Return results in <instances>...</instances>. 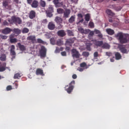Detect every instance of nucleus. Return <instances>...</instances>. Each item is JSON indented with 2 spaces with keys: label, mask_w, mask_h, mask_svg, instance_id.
<instances>
[{
  "label": "nucleus",
  "mask_w": 129,
  "mask_h": 129,
  "mask_svg": "<svg viewBox=\"0 0 129 129\" xmlns=\"http://www.w3.org/2000/svg\"><path fill=\"white\" fill-rule=\"evenodd\" d=\"M94 58H97L98 57V52L96 51L94 53Z\"/></svg>",
  "instance_id": "obj_51"
},
{
  "label": "nucleus",
  "mask_w": 129,
  "mask_h": 129,
  "mask_svg": "<svg viewBox=\"0 0 129 129\" xmlns=\"http://www.w3.org/2000/svg\"><path fill=\"white\" fill-rule=\"evenodd\" d=\"M75 21V15L72 16L69 19V23L72 24V23Z\"/></svg>",
  "instance_id": "obj_27"
},
{
  "label": "nucleus",
  "mask_w": 129,
  "mask_h": 129,
  "mask_svg": "<svg viewBox=\"0 0 129 129\" xmlns=\"http://www.w3.org/2000/svg\"><path fill=\"white\" fill-rule=\"evenodd\" d=\"M119 49L121 53L123 54H127V50L125 47L122 45L119 46Z\"/></svg>",
  "instance_id": "obj_13"
},
{
  "label": "nucleus",
  "mask_w": 129,
  "mask_h": 129,
  "mask_svg": "<svg viewBox=\"0 0 129 129\" xmlns=\"http://www.w3.org/2000/svg\"><path fill=\"white\" fill-rule=\"evenodd\" d=\"M106 32L108 35H110V36H112V35L114 34V30L110 28L106 29Z\"/></svg>",
  "instance_id": "obj_18"
},
{
  "label": "nucleus",
  "mask_w": 129,
  "mask_h": 129,
  "mask_svg": "<svg viewBox=\"0 0 129 129\" xmlns=\"http://www.w3.org/2000/svg\"><path fill=\"white\" fill-rule=\"evenodd\" d=\"M16 4H19V0H13Z\"/></svg>",
  "instance_id": "obj_62"
},
{
  "label": "nucleus",
  "mask_w": 129,
  "mask_h": 129,
  "mask_svg": "<svg viewBox=\"0 0 129 129\" xmlns=\"http://www.w3.org/2000/svg\"><path fill=\"white\" fill-rule=\"evenodd\" d=\"M55 22L57 23V24H62L63 22V19L61 18V17L57 16L55 19H54Z\"/></svg>",
  "instance_id": "obj_20"
},
{
  "label": "nucleus",
  "mask_w": 129,
  "mask_h": 129,
  "mask_svg": "<svg viewBox=\"0 0 129 129\" xmlns=\"http://www.w3.org/2000/svg\"><path fill=\"white\" fill-rule=\"evenodd\" d=\"M6 64L5 63L4 64V67H0V72H4V71H5L6 68Z\"/></svg>",
  "instance_id": "obj_41"
},
{
  "label": "nucleus",
  "mask_w": 129,
  "mask_h": 129,
  "mask_svg": "<svg viewBox=\"0 0 129 129\" xmlns=\"http://www.w3.org/2000/svg\"><path fill=\"white\" fill-rule=\"evenodd\" d=\"M13 33L17 35H20V34H21V30L19 28H15L13 29Z\"/></svg>",
  "instance_id": "obj_31"
},
{
  "label": "nucleus",
  "mask_w": 129,
  "mask_h": 129,
  "mask_svg": "<svg viewBox=\"0 0 129 129\" xmlns=\"http://www.w3.org/2000/svg\"><path fill=\"white\" fill-rule=\"evenodd\" d=\"M57 35L59 37H64V36H66V33H65V31L63 30H59L57 32Z\"/></svg>",
  "instance_id": "obj_17"
},
{
  "label": "nucleus",
  "mask_w": 129,
  "mask_h": 129,
  "mask_svg": "<svg viewBox=\"0 0 129 129\" xmlns=\"http://www.w3.org/2000/svg\"><path fill=\"white\" fill-rule=\"evenodd\" d=\"M46 14L47 15V17H48L49 18H52L53 16V14H52V12H49V11H46Z\"/></svg>",
  "instance_id": "obj_40"
},
{
  "label": "nucleus",
  "mask_w": 129,
  "mask_h": 129,
  "mask_svg": "<svg viewBox=\"0 0 129 129\" xmlns=\"http://www.w3.org/2000/svg\"><path fill=\"white\" fill-rule=\"evenodd\" d=\"M109 23H112V22H113V20H112V19H109Z\"/></svg>",
  "instance_id": "obj_63"
},
{
  "label": "nucleus",
  "mask_w": 129,
  "mask_h": 129,
  "mask_svg": "<svg viewBox=\"0 0 129 129\" xmlns=\"http://www.w3.org/2000/svg\"><path fill=\"white\" fill-rule=\"evenodd\" d=\"M91 42H93V44L96 46V47H102L103 45V41H98L96 39L92 40Z\"/></svg>",
  "instance_id": "obj_7"
},
{
  "label": "nucleus",
  "mask_w": 129,
  "mask_h": 129,
  "mask_svg": "<svg viewBox=\"0 0 129 129\" xmlns=\"http://www.w3.org/2000/svg\"><path fill=\"white\" fill-rule=\"evenodd\" d=\"M27 39L28 41H30L32 44H36L37 40L36 39V36L30 35L27 37Z\"/></svg>",
  "instance_id": "obj_5"
},
{
  "label": "nucleus",
  "mask_w": 129,
  "mask_h": 129,
  "mask_svg": "<svg viewBox=\"0 0 129 129\" xmlns=\"http://www.w3.org/2000/svg\"><path fill=\"white\" fill-rule=\"evenodd\" d=\"M51 44H52V45H54L55 44V39L54 38H51L50 39Z\"/></svg>",
  "instance_id": "obj_46"
},
{
  "label": "nucleus",
  "mask_w": 129,
  "mask_h": 129,
  "mask_svg": "<svg viewBox=\"0 0 129 129\" xmlns=\"http://www.w3.org/2000/svg\"><path fill=\"white\" fill-rule=\"evenodd\" d=\"M94 32L95 34H98V37L100 38V39H102V38L103 37V35H102V34H101L100 31L97 29H95L94 30Z\"/></svg>",
  "instance_id": "obj_19"
},
{
  "label": "nucleus",
  "mask_w": 129,
  "mask_h": 129,
  "mask_svg": "<svg viewBox=\"0 0 129 129\" xmlns=\"http://www.w3.org/2000/svg\"><path fill=\"white\" fill-rule=\"evenodd\" d=\"M115 57L116 60H119V59H121V55L119 52H116L115 54Z\"/></svg>",
  "instance_id": "obj_28"
},
{
  "label": "nucleus",
  "mask_w": 129,
  "mask_h": 129,
  "mask_svg": "<svg viewBox=\"0 0 129 129\" xmlns=\"http://www.w3.org/2000/svg\"><path fill=\"white\" fill-rule=\"evenodd\" d=\"M13 29L9 28V27H6L3 30H2V34H4V35H9L11 32H12Z\"/></svg>",
  "instance_id": "obj_9"
},
{
  "label": "nucleus",
  "mask_w": 129,
  "mask_h": 129,
  "mask_svg": "<svg viewBox=\"0 0 129 129\" xmlns=\"http://www.w3.org/2000/svg\"><path fill=\"white\" fill-rule=\"evenodd\" d=\"M0 37L1 39H3V40H7L8 39V36L7 35H1Z\"/></svg>",
  "instance_id": "obj_45"
},
{
  "label": "nucleus",
  "mask_w": 129,
  "mask_h": 129,
  "mask_svg": "<svg viewBox=\"0 0 129 129\" xmlns=\"http://www.w3.org/2000/svg\"><path fill=\"white\" fill-rule=\"evenodd\" d=\"M115 36L116 38H118L120 44H125V43H127V39H126V37L123 36L122 33H118Z\"/></svg>",
  "instance_id": "obj_3"
},
{
  "label": "nucleus",
  "mask_w": 129,
  "mask_h": 129,
  "mask_svg": "<svg viewBox=\"0 0 129 129\" xmlns=\"http://www.w3.org/2000/svg\"><path fill=\"white\" fill-rule=\"evenodd\" d=\"M46 12H49V13H54V9L52 7H49L48 10Z\"/></svg>",
  "instance_id": "obj_43"
},
{
  "label": "nucleus",
  "mask_w": 129,
  "mask_h": 129,
  "mask_svg": "<svg viewBox=\"0 0 129 129\" xmlns=\"http://www.w3.org/2000/svg\"><path fill=\"white\" fill-rule=\"evenodd\" d=\"M40 5L42 8H45V7H46V2L43 0H40Z\"/></svg>",
  "instance_id": "obj_34"
},
{
  "label": "nucleus",
  "mask_w": 129,
  "mask_h": 129,
  "mask_svg": "<svg viewBox=\"0 0 129 129\" xmlns=\"http://www.w3.org/2000/svg\"><path fill=\"white\" fill-rule=\"evenodd\" d=\"M86 49L87 51H91V46H92V43L89 42V43H87L86 44Z\"/></svg>",
  "instance_id": "obj_25"
},
{
  "label": "nucleus",
  "mask_w": 129,
  "mask_h": 129,
  "mask_svg": "<svg viewBox=\"0 0 129 129\" xmlns=\"http://www.w3.org/2000/svg\"><path fill=\"white\" fill-rule=\"evenodd\" d=\"M78 70L80 71V72H83L84 71V69H82V68H79Z\"/></svg>",
  "instance_id": "obj_57"
},
{
  "label": "nucleus",
  "mask_w": 129,
  "mask_h": 129,
  "mask_svg": "<svg viewBox=\"0 0 129 129\" xmlns=\"http://www.w3.org/2000/svg\"><path fill=\"white\" fill-rule=\"evenodd\" d=\"M36 75H41V76H44V75H45L44 74V72L43 71V70L40 68H38L36 70Z\"/></svg>",
  "instance_id": "obj_15"
},
{
  "label": "nucleus",
  "mask_w": 129,
  "mask_h": 129,
  "mask_svg": "<svg viewBox=\"0 0 129 129\" xmlns=\"http://www.w3.org/2000/svg\"><path fill=\"white\" fill-rule=\"evenodd\" d=\"M85 20L86 21V22H89V21H90V14H87L85 16Z\"/></svg>",
  "instance_id": "obj_33"
},
{
  "label": "nucleus",
  "mask_w": 129,
  "mask_h": 129,
  "mask_svg": "<svg viewBox=\"0 0 129 129\" xmlns=\"http://www.w3.org/2000/svg\"><path fill=\"white\" fill-rule=\"evenodd\" d=\"M110 61L111 62H114V59L113 58H111L110 59Z\"/></svg>",
  "instance_id": "obj_64"
},
{
  "label": "nucleus",
  "mask_w": 129,
  "mask_h": 129,
  "mask_svg": "<svg viewBox=\"0 0 129 129\" xmlns=\"http://www.w3.org/2000/svg\"><path fill=\"white\" fill-rule=\"evenodd\" d=\"M80 66L81 68H85V69H88L89 68V67L86 64V62H82L80 63Z\"/></svg>",
  "instance_id": "obj_26"
},
{
  "label": "nucleus",
  "mask_w": 129,
  "mask_h": 129,
  "mask_svg": "<svg viewBox=\"0 0 129 129\" xmlns=\"http://www.w3.org/2000/svg\"><path fill=\"white\" fill-rule=\"evenodd\" d=\"M15 38V34H11L9 36V39L11 40V39H14Z\"/></svg>",
  "instance_id": "obj_54"
},
{
  "label": "nucleus",
  "mask_w": 129,
  "mask_h": 129,
  "mask_svg": "<svg viewBox=\"0 0 129 129\" xmlns=\"http://www.w3.org/2000/svg\"><path fill=\"white\" fill-rule=\"evenodd\" d=\"M112 53L110 52H106V55L108 56V57H110V56H112Z\"/></svg>",
  "instance_id": "obj_52"
},
{
  "label": "nucleus",
  "mask_w": 129,
  "mask_h": 129,
  "mask_svg": "<svg viewBox=\"0 0 129 129\" xmlns=\"http://www.w3.org/2000/svg\"><path fill=\"white\" fill-rule=\"evenodd\" d=\"M6 58L7 56L6 55V54H2L0 57V60H1V61H6Z\"/></svg>",
  "instance_id": "obj_35"
},
{
  "label": "nucleus",
  "mask_w": 129,
  "mask_h": 129,
  "mask_svg": "<svg viewBox=\"0 0 129 129\" xmlns=\"http://www.w3.org/2000/svg\"><path fill=\"white\" fill-rule=\"evenodd\" d=\"M68 36H74V33H73V32L70 30H68Z\"/></svg>",
  "instance_id": "obj_42"
},
{
  "label": "nucleus",
  "mask_w": 129,
  "mask_h": 129,
  "mask_svg": "<svg viewBox=\"0 0 129 129\" xmlns=\"http://www.w3.org/2000/svg\"><path fill=\"white\" fill-rule=\"evenodd\" d=\"M3 6L6 8V9H9V2L7 1H4L3 2Z\"/></svg>",
  "instance_id": "obj_30"
},
{
  "label": "nucleus",
  "mask_w": 129,
  "mask_h": 129,
  "mask_svg": "<svg viewBox=\"0 0 129 129\" xmlns=\"http://www.w3.org/2000/svg\"><path fill=\"white\" fill-rule=\"evenodd\" d=\"M53 3L56 8H60L63 6V3L62 2H59V0H53Z\"/></svg>",
  "instance_id": "obj_12"
},
{
  "label": "nucleus",
  "mask_w": 129,
  "mask_h": 129,
  "mask_svg": "<svg viewBox=\"0 0 129 129\" xmlns=\"http://www.w3.org/2000/svg\"><path fill=\"white\" fill-rule=\"evenodd\" d=\"M78 18H83V15H82V14H78Z\"/></svg>",
  "instance_id": "obj_59"
},
{
  "label": "nucleus",
  "mask_w": 129,
  "mask_h": 129,
  "mask_svg": "<svg viewBox=\"0 0 129 129\" xmlns=\"http://www.w3.org/2000/svg\"><path fill=\"white\" fill-rule=\"evenodd\" d=\"M115 10H116L117 12L120 11L121 10V7L117 6L115 8Z\"/></svg>",
  "instance_id": "obj_49"
},
{
  "label": "nucleus",
  "mask_w": 129,
  "mask_h": 129,
  "mask_svg": "<svg viewBox=\"0 0 129 129\" xmlns=\"http://www.w3.org/2000/svg\"><path fill=\"white\" fill-rule=\"evenodd\" d=\"M36 42L39 44H45V41H43V40L41 39V38H38Z\"/></svg>",
  "instance_id": "obj_38"
},
{
  "label": "nucleus",
  "mask_w": 129,
  "mask_h": 129,
  "mask_svg": "<svg viewBox=\"0 0 129 129\" xmlns=\"http://www.w3.org/2000/svg\"><path fill=\"white\" fill-rule=\"evenodd\" d=\"M103 0H97V3H102Z\"/></svg>",
  "instance_id": "obj_61"
},
{
  "label": "nucleus",
  "mask_w": 129,
  "mask_h": 129,
  "mask_svg": "<svg viewBox=\"0 0 129 129\" xmlns=\"http://www.w3.org/2000/svg\"><path fill=\"white\" fill-rule=\"evenodd\" d=\"M30 31V30H29V29L27 28H23V29L22 30V33L23 34H27L28 33V32Z\"/></svg>",
  "instance_id": "obj_36"
},
{
  "label": "nucleus",
  "mask_w": 129,
  "mask_h": 129,
  "mask_svg": "<svg viewBox=\"0 0 129 129\" xmlns=\"http://www.w3.org/2000/svg\"><path fill=\"white\" fill-rule=\"evenodd\" d=\"M3 26H9V25L10 24L8 23V21H7V20H5L3 23Z\"/></svg>",
  "instance_id": "obj_47"
},
{
  "label": "nucleus",
  "mask_w": 129,
  "mask_h": 129,
  "mask_svg": "<svg viewBox=\"0 0 129 129\" xmlns=\"http://www.w3.org/2000/svg\"><path fill=\"white\" fill-rule=\"evenodd\" d=\"M22 77V74L20 73H17L14 75V79H20Z\"/></svg>",
  "instance_id": "obj_32"
},
{
  "label": "nucleus",
  "mask_w": 129,
  "mask_h": 129,
  "mask_svg": "<svg viewBox=\"0 0 129 129\" xmlns=\"http://www.w3.org/2000/svg\"><path fill=\"white\" fill-rule=\"evenodd\" d=\"M79 31L81 33V34H85V35H87L88 33H89V31L90 30L89 29H85L84 30L82 27H80L78 28Z\"/></svg>",
  "instance_id": "obj_11"
},
{
  "label": "nucleus",
  "mask_w": 129,
  "mask_h": 129,
  "mask_svg": "<svg viewBox=\"0 0 129 129\" xmlns=\"http://www.w3.org/2000/svg\"><path fill=\"white\" fill-rule=\"evenodd\" d=\"M106 14H107V15H108V16H114V13L109 9H107V10H106Z\"/></svg>",
  "instance_id": "obj_29"
},
{
  "label": "nucleus",
  "mask_w": 129,
  "mask_h": 129,
  "mask_svg": "<svg viewBox=\"0 0 129 129\" xmlns=\"http://www.w3.org/2000/svg\"><path fill=\"white\" fill-rule=\"evenodd\" d=\"M74 43V39L73 38L68 39L66 41V44L68 45L69 46H72V44Z\"/></svg>",
  "instance_id": "obj_22"
},
{
  "label": "nucleus",
  "mask_w": 129,
  "mask_h": 129,
  "mask_svg": "<svg viewBox=\"0 0 129 129\" xmlns=\"http://www.w3.org/2000/svg\"><path fill=\"white\" fill-rule=\"evenodd\" d=\"M72 56L74 58H76L78 59L80 57V54H79V52L77 51V50L75 49H73L72 50Z\"/></svg>",
  "instance_id": "obj_6"
},
{
  "label": "nucleus",
  "mask_w": 129,
  "mask_h": 129,
  "mask_svg": "<svg viewBox=\"0 0 129 129\" xmlns=\"http://www.w3.org/2000/svg\"><path fill=\"white\" fill-rule=\"evenodd\" d=\"M70 13H71L70 9H67L65 11H63V18H69Z\"/></svg>",
  "instance_id": "obj_14"
},
{
  "label": "nucleus",
  "mask_w": 129,
  "mask_h": 129,
  "mask_svg": "<svg viewBox=\"0 0 129 129\" xmlns=\"http://www.w3.org/2000/svg\"><path fill=\"white\" fill-rule=\"evenodd\" d=\"M74 85H75V81L73 80L71 83H69V86L67 85L65 87V90L69 94H71V92L74 89Z\"/></svg>",
  "instance_id": "obj_2"
},
{
  "label": "nucleus",
  "mask_w": 129,
  "mask_h": 129,
  "mask_svg": "<svg viewBox=\"0 0 129 129\" xmlns=\"http://www.w3.org/2000/svg\"><path fill=\"white\" fill-rule=\"evenodd\" d=\"M27 4L29 5H32V3H33V0H27Z\"/></svg>",
  "instance_id": "obj_55"
},
{
  "label": "nucleus",
  "mask_w": 129,
  "mask_h": 129,
  "mask_svg": "<svg viewBox=\"0 0 129 129\" xmlns=\"http://www.w3.org/2000/svg\"><path fill=\"white\" fill-rule=\"evenodd\" d=\"M15 45H12L10 49V55L12 56V59L16 58V51H15Z\"/></svg>",
  "instance_id": "obj_8"
},
{
  "label": "nucleus",
  "mask_w": 129,
  "mask_h": 129,
  "mask_svg": "<svg viewBox=\"0 0 129 129\" xmlns=\"http://www.w3.org/2000/svg\"><path fill=\"white\" fill-rule=\"evenodd\" d=\"M30 19H33L34 18H36V12L34 11H30L29 13Z\"/></svg>",
  "instance_id": "obj_21"
},
{
  "label": "nucleus",
  "mask_w": 129,
  "mask_h": 129,
  "mask_svg": "<svg viewBox=\"0 0 129 129\" xmlns=\"http://www.w3.org/2000/svg\"><path fill=\"white\" fill-rule=\"evenodd\" d=\"M94 35V31H90L89 34V36H91L92 37Z\"/></svg>",
  "instance_id": "obj_56"
},
{
  "label": "nucleus",
  "mask_w": 129,
  "mask_h": 129,
  "mask_svg": "<svg viewBox=\"0 0 129 129\" xmlns=\"http://www.w3.org/2000/svg\"><path fill=\"white\" fill-rule=\"evenodd\" d=\"M10 42L11 44H14V43H17L18 42V39L17 38H12L10 39Z\"/></svg>",
  "instance_id": "obj_37"
},
{
  "label": "nucleus",
  "mask_w": 129,
  "mask_h": 129,
  "mask_svg": "<svg viewBox=\"0 0 129 129\" xmlns=\"http://www.w3.org/2000/svg\"><path fill=\"white\" fill-rule=\"evenodd\" d=\"M72 78L73 79H76V78H77V75H76V74L73 75Z\"/></svg>",
  "instance_id": "obj_58"
},
{
  "label": "nucleus",
  "mask_w": 129,
  "mask_h": 129,
  "mask_svg": "<svg viewBox=\"0 0 129 129\" xmlns=\"http://www.w3.org/2000/svg\"><path fill=\"white\" fill-rule=\"evenodd\" d=\"M61 56H67V53H66V51H62L61 52Z\"/></svg>",
  "instance_id": "obj_53"
},
{
  "label": "nucleus",
  "mask_w": 129,
  "mask_h": 129,
  "mask_svg": "<svg viewBox=\"0 0 129 129\" xmlns=\"http://www.w3.org/2000/svg\"><path fill=\"white\" fill-rule=\"evenodd\" d=\"M8 22L10 24H15V25H21L22 24L21 18L16 16H12L11 19H8Z\"/></svg>",
  "instance_id": "obj_1"
},
{
  "label": "nucleus",
  "mask_w": 129,
  "mask_h": 129,
  "mask_svg": "<svg viewBox=\"0 0 129 129\" xmlns=\"http://www.w3.org/2000/svg\"><path fill=\"white\" fill-rule=\"evenodd\" d=\"M47 28L48 30H50V31H53V30H55V28H56V26L55 25V23L53 22H49Z\"/></svg>",
  "instance_id": "obj_10"
},
{
  "label": "nucleus",
  "mask_w": 129,
  "mask_h": 129,
  "mask_svg": "<svg viewBox=\"0 0 129 129\" xmlns=\"http://www.w3.org/2000/svg\"><path fill=\"white\" fill-rule=\"evenodd\" d=\"M102 48L103 49H108L110 48V45L107 43H104L103 42V44L102 45Z\"/></svg>",
  "instance_id": "obj_23"
},
{
  "label": "nucleus",
  "mask_w": 129,
  "mask_h": 129,
  "mask_svg": "<svg viewBox=\"0 0 129 129\" xmlns=\"http://www.w3.org/2000/svg\"><path fill=\"white\" fill-rule=\"evenodd\" d=\"M89 26L90 27V28H94V23L90 22L89 24Z\"/></svg>",
  "instance_id": "obj_48"
},
{
  "label": "nucleus",
  "mask_w": 129,
  "mask_h": 129,
  "mask_svg": "<svg viewBox=\"0 0 129 129\" xmlns=\"http://www.w3.org/2000/svg\"><path fill=\"white\" fill-rule=\"evenodd\" d=\"M47 54V49L44 46L41 47V49L39 50V55L40 57L42 58H45Z\"/></svg>",
  "instance_id": "obj_4"
},
{
  "label": "nucleus",
  "mask_w": 129,
  "mask_h": 129,
  "mask_svg": "<svg viewBox=\"0 0 129 129\" xmlns=\"http://www.w3.org/2000/svg\"><path fill=\"white\" fill-rule=\"evenodd\" d=\"M12 89H13V88L12 87V86L10 85V86H8L7 87V91H9L10 90H12Z\"/></svg>",
  "instance_id": "obj_50"
},
{
  "label": "nucleus",
  "mask_w": 129,
  "mask_h": 129,
  "mask_svg": "<svg viewBox=\"0 0 129 129\" xmlns=\"http://www.w3.org/2000/svg\"><path fill=\"white\" fill-rule=\"evenodd\" d=\"M66 51H69V50H70V47H66Z\"/></svg>",
  "instance_id": "obj_60"
},
{
  "label": "nucleus",
  "mask_w": 129,
  "mask_h": 129,
  "mask_svg": "<svg viewBox=\"0 0 129 129\" xmlns=\"http://www.w3.org/2000/svg\"><path fill=\"white\" fill-rule=\"evenodd\" d=\"M30 5L32 8H34V9H37V8H38V6H39V2L36 0H34Z\"/></svg>",
  "instance_id": "obj_16"
},
{
  "label": "nucleus",
  "mask_w": 129,
  "mask_h": 129,
  "mask_svg": "<svg viewBox=\"0 0 129 129\" xmlns=\"http://www.w3.org/2000/svg\"><path fill=\"white\" fill-rule=\"evenodd\" d=\"M18 46L20 51H25L26 50V47L24 45H22L21 43H18Z\"/></svg>",
  "instance_id": "obj_24"
},
{
  "label": "nucleus",
  "mask_w": 129,
  "mask_h": 129,
  "mask_svg": "<svg viewBox=\"0 0 129 129\" xmlns=\"http://www.w3.org/2000/svg\"><path fill=\"white\" fill-rule=\"evenodd\" d=\"M57 12L58 14H63L64 10H63V9L58 8L57 9Z\"/></svg>",
  "instance_id": "obj_39"
},
{
  "label": "nucleus",
  "mask_w": 129,
  "mask_h": 129,
  "mask_svg": "<svg viewBox=\"0 0 129 129\" xmlns=\"http://www.w3.org/2000/svg\"><path fill=\"white\" fill-rule=\"evenodd\" d=\"M83 56H84V57H88V56H89V52L86 51L83 52Z\"/></svg>",
  "instance_id": "obj_44"
}]
</instances>
